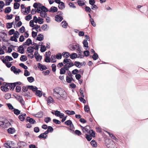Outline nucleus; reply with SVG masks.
Instances as JSON below:
<instances>
[{
  "instance_id": "1",
  "label": "nucleus",
  "mask_w": 148,
  "mask_h": 148,
  "mask_svg": "<svg viewBox=\"0 0 148 148\" xmlns=\"http://www.w3.org/2000/svg\"><path fill=\"white\" fill-rule=\"evenodd\" d=\"M61 88L59 87H56L53 90V97L57 99H58L60 96L59 95Z\"/></svg>"
},
{
  "instance_id": "2",
  "label": "nucleus",
  "mask_w": 148,
  "mask_h": 148,
  "mask_svg": "<svg viewBox=\"0 0 148 148\" xmlns=\"http://www.w3.org/2000/svg\"><path fill=\"white\" fill-rule=\"evenodd\" d=\"M64 124L67 125H69V127H66L69 130L71 131L73 130V132H74V130H73V129L74 128V127L71 120H68L64 122Z\"/></svg>"
},
{
  "instance_id": "3",
  "label": "nucleus",
  "mask_w": 148,
  "mask_h": 148,
  "mask_svg": "<svg viewBox=\"0 0 148 148\" xmlns=\"http://www.w3.org/2000/svg\"><path fill=\"white\" fill-rule=\"evenodd\" d=\"M69 47L71 50L73 51L76 49L77 51L78 52L81 53L82 51L79 47V45H70Z\"/></svg>"
},
{
  "instance_id": "4",
  "label": "nucleus",
  "mask_w": 148,
  "mask_h": 148,
  "mask_svg": "<svg viewBox=\"0 0 148 148\" xmlns=\"http://www.w3.org/2000/svg\"><path fill=\"white\" fill-rule=\"evenodd\" d=\"M59 95V96H60L62 97L64 99H66L67 97L66 92L62 88L60 90Z\"/></svg>"
},
{
  "instance_id": "5",
  "label": "nucleus",
  "mask_w": 148,
  "mask_h": 148,
  "mask_svg": "<svg viewBox=\"0 0 148 148\" xmlns=\"http://www.w3.org/2000/svg\"><path fill=\"white\" fill-rule=\"evenodd\" d=\"M16 99L21 104L22 106L24 105L25 103L22 97L17 95L15 97Z\"/></svg>"
},
{
  "instance_id": "6",
  "label": "nucleus",
  "mask_w": 148,
  "mask_h": 148,
  "mask_svg": "<svg viewBox=\"0 0 148 148\" xmlns=\"http://www.w3.org/2000/svg\"><path fill=\"white\" fill-rule=\"evenodd\" d=\"M80 127L83 131L84 132V131L89 133V131H90V127L89 125H87L84 127H83L81 125Z\"/></svg>"
},
{
  "instance_id": "7",
  "label": "nucleus",
  "mask_w": 148,
  "mask_h": 148,
  "mask_svg": "<svg viewBox=\"0 0 148 148\" xmlns=\"http://www.w3.org/2000/svg\"><path fill=\"white\" fill-rule=\"evenodd\" d=\"M37 12L38 13H39L40 11H42L44 10H46V11H48V9L44 6H42L41 7H39L37 8Z\"/></svg>"
},
{
  "instance_id": "8",
  "label": "nucleus",
  "mask_w": 148,
  "mask_h": 148,
  "mask_svg": "<svg viewBox=\"0 0 148 148\" xmlns=\"http://www.w3.org/2000/svg\"><path fill=\"white\" fill-rule=\"evenodd\" d=\"M26 121L32 124H34L36 123V121L33 118H30L29 117H27L26 119Z\"/></svg>"
},
{
  "instance_id": "9",
  "label": "nucleus",
  "mask_w": 148,
  "mask_h": 148,
  "mask_svg": "<svg viewBox=\"0 0 148 148\" xmlns=\"http://www.w3.org/2000/svg\"><path fill=\"white\" fill-rule=\"evenodd\" d=\"M38 68L40 69L41 71H42L47 69V67L43 65L40 63L38 64Z\"/></svg>"
},
{
  "instance_id": "10",
  "label": "nucleus",
  "mask_w": 148,
  "mask_h": 148,
  "mask_svg": "<svg viewBox=\"0 0 148 148\" xmlns=\"http://www.w3.org/2000/svg\"><path fill=\"white\" fill-rule=\"evenodd\" d=\"M32 43V40L30 38H28L26 42L23 44V45L24 47L26 45L29 46Z\"/></svg>"
},
{
  "instance_id": "11",
  "label": "nucleus",
  "mask_w": 148,
  "mask_h": 148,
  "mask_svg": "<svg viewBox=\"0 0 148 148\" xmlns=\"http://www.w3.org/2000/svg\"><path fill=\"white\" fill-rule=\"evenodd\" d=\"M48 11H46V10H43L40 11L39 13H40V16L43 18H45L47 16V14L46 13Z\"/></svg>"
},
{
  "instance_id": "12",
  "label": "nucleus",
  "mask_w": 148,
  "mask_h": 148,
  "mask_svg": "<svg viewBox=\"0 0 148 148\" xmlns=\"http://www.w3.org/2000/svg\"><path fill=\"white\" fill-rule=\"evenodd\" d=\"M55 20L58 22H60L63 19L62 16L59 15H56L55 16Z\"/></svg>"
},
{
  "instance_id": "13",
  "label": "nucleus",
  "mask_w": 148,
  "mask_h": 148,
  "mask_svg": "<svg viewBox=\"0 0 148 148\" xmlns=\"http://www.w3.org/2000/svg\"><path fill=\"white\" fill-rule=\"evenodd\" d=\"M54 103V100L51 96H49L48 97V100L47 101V104L49 105L50 103Z\"/></svg>"
},
{
  "instance_id": "14",
  "label": "nucleus",
  "mask_w": 148,
  "mask_h": 148,
  "mask_svg": "<svg viewBox=\"0 0 148 148\" xmlns=\"http://www.w3.org/2000/svg\"><path fill=\"white\" fill-rule=\"evenodd\" d=\"M3 62L5 64L6 66L8 68H10L12 65V64L10 62H6V60H3Z\"/></svg>"
},
{
  "instance_id": "15",
  "label": "nucleus",
  "mask_w": 148,
  "mask_h": 148,
  "mask_svg": "<svg viewBox=\"0 0 148 148\" xmlns=\"http://www.w3.org/2000/svg\"><path fill=\"white\" fill-rule=\"evenodd\" d=\"M43 39L44 38L43 35H42L41 34H40L38 35L36 40L40 41H41L43 40Z\"/></svg>"
},
{
  "instance_id": "16",
  "label": "nucleus",
  "mask_w": 148,
  "mask_h": 148,
  "mask_svg": "<svg viewBox=\"0 0 148 148\" xmlns=\"http://www.w3.org/2000/svg\"><path fill=\"white\" fill-rule=\"evenodd\" d=\"M9 86L10 87V90H13L16 86L15 83H9Z\"/></svg>"
},
{
  "instance_id": "17",
  "label": "nucleus",
  "mask_w": 148,
  "mask_h": 148,
  "mask_svg": "<svg viewBox=\"0 0 148 148\" xmlns=\"http://www.w3.org/2000/svg\"><path fill=\"white\" fill-rule=\"evenodd\" d=\"M71 62V60L70 59H67L66 58H65L64 59L63 61V63L64 64H68V63H70Z\"/></svg>"
},
{
  "instance_id": "18",
  "label": "nucleus",
  "mask_w": 148,
  "mask_h": 148,
  "mask_svg": "<svg viewBox=\"0 0 148 148\" xmlns=\"http://www.w3.org/2000/svg\"><path fill=\"white\" fill-rule=\"evenodd\" d=\"M26 116V114H23L20 115L18 116V118L21 121H23L25 120V116Z\"/></svg>"
},
{
  "instance_id": "19",
  "label": "nucleus",
  "mask_w": 148,
  "mask_h": 148,
  "mask_svg": "<svg viewBox=\"0 0 148 148\" xmlns=\"http://www.w3.org/2000/svg\"><path fill=\"white\" fill-rule=\"evenodd\" d=\"M107 132L108 133V134L110 136L112 139L114 140H115L116 141L118 140V139L112 134L110 133V132Z\"/></svg>"
},
{
  "instance_id": "20",
  "label": "nucleus",
  "mask_w": 148,
  "mask_h": 148,
  "mask_svg": "<svg viewBox=\"0 0 148 148\" xmlns=\"http://www.w3.org/2000/svg\"><path fill=\"white\" fill-rule=\"evenodd\" d=\"M8 86H1V90L3 91L6 92L8 91L9 90V88Z\"/></svg>"
},
{
  "instance_id": "21",
  "label": "nucleus",
  "mask_w": 148,
  "mask_h": 148,
  "mask_svg": "<svg viewBox=\"0 0 148 148\" xmlns=\"http://www.w3.org/2000/svg\"><path fill=\"white\" fill-rule=\"evenodd\" d=\"M42 6V4L39 3H34L33 5V7L35 8H37L39 6L41 7Z\"/></svg>"
},
{
  "instance_id": "22",
  "label": "nucleus",
  "mask_w": 148,
  "mask_h": 148,
  "mask_svg": "<svg viewBox=\"0 0 148 148\" xmlns=\"http://www.w3.org/2000/svg\"><path fill=\"white\" fill-rule=\"evenodd\" d=\"M27 51L28 53H31L34 51V47H29L27 48Z\"/></svg>"
},
{
  "instance_id": "23",
  "label": "nucleus",
  "mask_w": 148,
  "mask_h": 148,
  "mask_svg": "<svg viewBox=\"0 0 148 148\" xmlns=\"http://www.w3.org/2000/svg\"><path fill=\"white\" fill-rule=\"evenodd\" d=\"M11 10L10 7H8L5 9L4 12L5 14L9 13Z\"/></svg>"
},
{
  "instance_id": "24",
  "label": "nucleus",
  "mask_w": 148,
  "mask_h": 148,
  "mask_svg": "<svg viewBox=\"0 0 148 148\" xmlns=\"http://www.w3.org/2000/svg\"><path fill=\"white\" fill-rule=\"evenodd\" d=\"M65 112L69 115H73L75 114L74 111H71L69 110H66Z\"/></svg>"
},
{
  "instance_id": "25",
  "label": "nucleus",
  "mask_w": 148,
  "mask_h": 148,
  "mask_svg": "<svg viewBox=\"0 0 148 148\" xmlns=\"http://www.w3.org/2000/svg\"><path fill=\"white\" fill-rule=\"evenodd\" d=\"M23 45H21L19 47V52L21 54H23L24 53V49L23 48Z\"/></svg>"
},
{
  "instance_id": "26",
  "label": "nucleus",
  "mask_w": 148,
  "mask_h": 148,
  "mask_svg": "<svg viewBox=\"0 0 148 148\" xmlns=\"http://www.w3.org/2000/svg\"><path fill=\"white\" fill-rule=\"evenodd\" d=\"M62 56L64 58L66 57V58L69 57L70 56V53L67 52H64L62 53Z\"/></svg>"
},
{
  "instance_id": "27",
  "label": "nucleus",
  "mask_w": 148,
  "mask_h": 148,
  "mask_svg": "<svg viewBox=\"0 0 148 148\" xmlns=\"http://www.w3.org/2000/svg\"><path fill=\"white\" fill-rule=\"evenodd\" d=\"M88 133L92 137H95V132L92 130H91L90 131H89Z\"/></svg>"
},
{
  "instance_id": "28",
  "label": "nucleus",
  "mask_w": 148,
  "mask_h": 148,
  "mask_svg": "<svg viewBox=\"0 0 148 148\" xmlns=\"http://www.w3.org/2000/svg\"><path fill=\"white\" fill-rule=\"evenodd\" d=\"M84 9L85 10V11L87 12L90 13L91 12L92 10L88 6H86L85 7Z\"/></svg>"
},
{
  "instance_id": "29",
  "label": "nucleus",
  "mask_w": 148,
  "mask_h": 148,
  "mask_svg": "<svg viewBox=\"0 0 148 148\" xmlns=\"http://www.w3.org/2000/svg\"><path fill=\"white\" fill-rule=\"evenodd\" d=\"M20 6L19 3H15L14 4V8L15 9H18Z\"/></svg>"
},
{
  "instance_id": "30",
  "label": "nucleus",
  "mask_w": 148,
  "mask_h": 148,
  "mask_svg": "<svg viewBox=\"0 0 148 148\" xmlns=\"http://www.w3.org/2000/svg\"><path fill=\"white\" fill-rule=\"evenodd\" d=\"M50 12H56L58 10V8L57 7L52 6L50 8Z\"/></svg>"
},
{
  "instance_id": "31",
  "label": "nucleus",
  "mask_w": 148,
  "mask_h": 148,
  "mask_svg": "<svg viewBox=\"0 0 148 148\" xmlns=\"http://www.w3.org/2000/svg\"><path fill=\"white\" fill-rule=\"evenodd\" d=\"M27 59L26 56L24 55H22L20 58V60L22 61H26Z\"/></svg>"
},
{
  "instance_id": "32",
  "label": "nucleus",
  "mask_w": 148,
  "mask_h": 148,
  "mask_svg": "<svg viewBox=\"0 0 148 148\" xmlns=\"http://www.w3.org/2000/svg\"><path fill=\"white\" fill-rule=\"evenodd\" d=\"M8 131L9 133L12 134L14 132L15 130L14 128H10L8 129Z\"/></svg>"
},
{
  "instance_id": "33",
  "label": "nucleus",
  "mask_w": 148,
  "mask_h": 148,
  "mask_svg": "<svg viewBox=\"0 0 148 148\" xmlns=\"http://www.w3.org/2000/svg\"><path fill=\"white\" fill-rule=\"evenodd\" d=\"M77 54L76 53H73L70 55L69 56H70L71 59H73L77 57Z\"/></svg>"
},
{
  "instance_id": "34",
  "label": "nucleus",
  "mask_w": 148,
  "mask_h": 148,
  "mask_svg": "<svg viewBox=\"0 0 148 148\" xmlns=\"http://www.w3.org/2000/svg\"><path fill=\"white\" fill-rule=\"evenodd\" d=\"M90 143L93 147H96L97 146V143L95 140H92L90 142Z\"/></svg>"
},
{
  "instance_id": "35",
  "label": "nucleus",
  "mask_w": 148,
  "mask_h": 148,
  "mask_svg": "<svg viewBox=\"0 0 148 148\" xmlns=\"http://www.w3.org/2000/svg\"><path fill=\"white\" fill-rule=\"evenodd\" d=\"M62 27L64 28H66L68 26L67 23L65 21H63L61 23Z\"/></svg>"
},
{
  "instance_id": "36",
  "label": "nucleus",
  "mask_w": 148,
  "mask_h": 148,
  "mask_svg": "<svg viewBox=\"0 0 148 148\" xmlns=\"http://www.w3.org/2000/svg\"><path fill=\"white\" fill-rule=\"evenodd\" d=\"M36 94L39 97H41L42 95L41 92L39 90H38L36 91Z\"/></svg>"
},
{
  "instance_id": "37",
  "label": "nucleus",
  "mask_w": 148,
  "mask_h": 148,
  "mask_svg": "<svg viewBox=\"0 0 148 148\" xmlns=\"http://www.w3.org/2000/svg\"><path fill=\"white\" fill-rule=\"evenodd\" d=\"M60 4L58 5V8H59L62 10L63 8H65V6L64 3L62 2L60 3Z\"/></svg>"
},
{
  "instance_id": "38",
  "label": "nucleus",
  "mask_w": 148,
  "mask_h": 148,
  "mask_svg": "<svg viewBox=\"0 0 148 148\" xmlns=\"http://www.w3.org/2000/svg\"><path fill=\"white\" fill-rule=\"evenodd\" d=\"M98 54L96 53L95 52L92 56V58L94 60H96L98 59Z\"/></svg>"
},
{
  "instance_id": "39",
  "label": "nucleus",
  "mask_w": 148,
  "mask_h": 148,
  "mask_svg": "<svg viewBox=\"0 0 148 148\" xmlns=\"http://www.w3.org/2000/svg\"><path fill=\"white\" fill-rule=\"evenodd\" d=\"M75 65L78 68H80L82 66L81 63L79 62L75 61L74 62Z\"/></svg>"
},
{
  "instance_id": "40",
  "label": "nucleus",
  "mask_w": 148,
  "mask_h": 148,
  "mask_svg": "<svg viewBox=\"0 0 148 148\" xmlns=\"http://www.w3.org/2000/svg\"><path fill=\"white\" fill-rule=\"evenodd\" d=\"M83 43L84 45V47H88V43L87 42V41L86 40H84L83 41Z\"/></svg>"
},
{
  "instance_id": "41",
  "label": "nucleus",
  "mask_w": 148,
  "mask_h": 148,
  "mask_svg": "<svg viewBox=\"0 0 148 148\" xmlns=\"http://www.w3.org/2000/svg\"><path fill=\"white\" fill-rule=\"evenodd\" d=\"M51 62H52L53 63L56 62V60H55L56 59V57H55V55H52L51 56Z\"/></svg>"
},
{
  "instance_id": "42",
  "label": "nucleus",
  "mask_w": 148,
  "mask_h": 148,
  "mask_svg": "<svg viewBox=\"0 0 148 148\" xmlns=\"http://www.w3.org/2000/svg\"><path fill=\"white\" fill-rule=\"evenodd\" d=\"M13 111L14 112V113L16 115H18L20 113V111L16 109H14Z\"/></svg>"
},
{
  "instance_id": "43",
  "label": "nucleus",
  "mask_w": 148,
  "mask_h": 148,
  "mask_svg": "<svg viewBox=\"0 0 148 148\" xmlns=\"http://www.w3.org/2000/svg\"><path fill=\"white\" fill-rule=\"evenodd\" d=\"M92 136L90 135L86 134V138L88 141H90L92 139Z\"/></svg>"
},
{
  "instance_id": "44",
  "label": "nucleus",
  "mask_w": 148,
  "mask_h": 148,
  "mask_svg": "<svg viewBox=\"0 0 148 148\" xmlns=\"http://www.w3.org/2000/svg\"><path fill=\"white\" fill-rule=\"evenodd\" d=\"M62 55L61 53H58L56 56V58L58 60L62 58Z\"/></svg>"
},
{
  "instance_id": "45",
  "label": "nucleus",
  "mask_w": 148,
  "mask_h": 148,
  "mask_svg": "<svg viewBox=\"0 0 148 148\" xmlns=\"http://www.w3.org/2000/svg\"><path fill=\"white\" fill-rule=\"evenodd\" d=\"M5 59H6V61H12L13 60L12 57L8 56L5 57Z\"/></svg>"
},
{
  "instance_id": "46",
  "label": "nucleus",
  "mask_w": 148,
  "mask_h": 148,
  "mask_svg": "<svg viewBox=\"0 0 148 148\" xmlns=\"http://www.w3.org/2000/svg\"><path fill=\"white\" fill-rule=\"evenodd\" d=\"M27 79L28 81L31 83L33 82L34 80V78L32 76L28 77Z\"/></svg>"
},
{
  "instance_id": "47",
  "label": "nucleus",
  "mask_w": 148,
  "mask_h": 148,
  "mask_svg": "<svg viewBox=\"0 0 148 148\" xmlns=\"http://www.w3.org/2000/svg\"><path fill=\"white\" fill-rule=\"evenodd\" d=\"M5 36H7V34L4 32H0V37L3 38Z\"/></svg>"
},
{
  "instance_id": "48",
  "label": "nucleus",
  "mask_w": 148,
  "mask_h": 148,
  "mask_svg": "<svg viewBox=\"0 0 148 148\" xmlns=\"http://www.w3.org/2000/svg\"><path fill=\"white\" fill-rule=\"evenodd\" d=\"M45 61L47 62H49L50 61V59L49 56H48L47 55H46Z\"/></svg>"
},
{
  "instance_id": "49",
  "label": "nucleus",
  "mask_w": 148,
  "mask_h": 148,
  "mask_svg": "<svg viewBox=\"0 0 148 148\" xmlns=\"http://www.w3.org/2000/svg\"><path fill=\"white\" fill-rule=\"evenodd\" d=\"M73 79L71 77H69V76L66 77V81L67 82L69 83H70L72 81Z\"/></svg>"
},
{
  "instance_id": "50",
  "label": "nucleus",
  "mask_w": 148,
  "mask_h": 148,
  "mask_svg": "<svg viewBox=\"0 0 148 148\" xmlns=\"http://www.w3.org/2000/svg\"><path fill=\"white\" fill-rule=\"evenodd\" d=\"M12 55L14 58H16L18 57V54L17 53L14 52L12 53Z\"/></svg>"
},
{
  "instance_id": "51",
  "label": "nucleus",
  "mask_w": 148,
  "mask_h": 148,
  "mask_svg": "<svg viewBox=\"0 0 148 148\" xmlns=\"http://www.w3.org/2000/svg\"><path fill=\"white\" fill-rule=\"evenodd\" d=\"M47 130H48V132H52L53 130V129L52 127L51 126H49L47 128Z\"/></svg>"
},
{
  "instance_id": "52",
  "label": "nucleus",
  "mask_w": 148,
  "mask_h": 148,
  "mask_svg": "<svg viewBox=\"0 0 148 148\" xmlns=\"http://www.w3.org/2000/svg\"><path fill=\"white\" fill-rule=\"evenodd\" d=\"M66 72V71L62 67L60 69V74L61 75L64 74Z\"/></svg>"
},
{
  "instance_id": "53",
  "label": "nucleus",
  "mask_w": 148,
  "mask_h": 148,
  "mask_svg": "<svg viewBox=\"0 0 148 148\" xmlns=\"http://www.w3.org/2000/svg\"><path fill=\"white\" fill-rule=\"evenodd\" d=\"M75 133L78 136H79L82 134L81 132L78 130H76L75 131Z\"/></svg>"
},
{
  "instance_id": "54",
  "label": "nucleus",
  "mask_w": 148,
  "mask_h": 148,
  "mask_svg": "<svg viewBox=\"0 0 148 148\" xmlns=\"http://www.w3.org/2000/svg\"><path fill=\"white\" fill-rule=\"evenodd\" d=\"M13 0H5L6 1L5 5H9L10 4V3Z\"/></svg>"
},
{
  "instance_id": "55",
  "label": "nucleus",
  "mask_w": 148,
  "mask_h": 148,
  "mask_svg": "<svg viewBox=\"0 0 148 148\" xmlns=\"http://www.w3.org/2000/svg\"><path fill=\"white\" fill-rule=\"evenodd\" d=\"M32 15L30 14H29L26 16L25 17V19L26 20L29 21L32 19Z\"/></svg>"
},
{
  "instance_id": "56",
  "label": "nucleus",
  "mask_w": 148,
  "mask_h": 148,
  "mask_svg": "<svg viewBox=\"0 0 148 148\" xmlns=\"http://www.w3.org/2000/svg\"><path fill=\"white\" fill-rule=\"evenodd\" d=\"M30 74V73L27 70H25L24 71V75L25 76H29Z\"/></svg>"
},
{
  "instance_id": "57",
  "label": "nucleus",
  "mask_w": 148,
  "mask_h": 148,
  "mask_svg": "<svg viewBox=\"0 0 148 148\" xmlns=\"http://www.w3.org/2000/svg\"><path fill=\"white\" fill-rule=\"evenodd\" d=\"M38 23L39 24H42V23H43V19L42 18H41L40 17H39L38 18Z\"/></svg>"
},
{
  "instance_id": "58",
  "label": "nucleus",
  "mask_w": 148,
  "mask_h": 148,
  "mask_svg": "<svg viewBox=\"0 0 148 148\" xmlns=\"http://www.w3.org/2000/svg\"><path fill=\"white\" fill-rule=\"evenodd\" d=\"M19 65L21 67L24 69H26L28 68L27 66L25 65L23 63H20L19 64Z\"/></svg>"
},
{
  "instance_id": "59",
  "label": "nucleus",
  "mask_w": 148,
  "mask_h": 148,
  "mask_svg": "<svg viewBox=\"0 0 148 148\" xmlns=\"http://www.w3.org/2000/svg\"><path fill=\"white\" fill-rule=\"evenodd\" d=\"M25 31V28L24 27L22 26L19 29L20 32L21 33H23Z\"/></svg>"
},
{
  "instance_id": "60",
  "label": "nucleus",
  "mask_w": 148,
  "mask_h": 148,
  "mask_svg": "<svg viewBox=\"0 0 148 148\" xmlns=\"http://www.w3.org/2000/svg\"><path fill=\"white\" fill-rule=\"evenodd\" d=\"M46 50V48L45 45L42 46L40 49V51L42 52H45Z\"/></svg>"
},
{
  "instance_id": "61",
  "label": "nucleus",
  "mask_w": 148,
  "mask_h": 148,
  "mask_svg": "<svg viewBox=\"0 0 148 148\" xmlns=\"http://www.w3.org/2000/svg\"><path fill=\"white\" fill-rule=\"evenodd\" d=\"M51 67L52 68V70L53 72H55L56 70V66L54 64H53L51 65Z\"/></svg>"
},
{
  "instance_id": "62",
  "label": "nucleus",
  "mask_w": 148,
  "mask_h": 148,
  "mask_svg": "<svg viewBox=\"0 0 148 148\" xmlns=\"http://www.w3.org/2000/svg\"><path fill=\"white\" fill-rule=\"evenodd\" d=\"M78 5L80 6H82L85 5V3L81 1H77Z\"/></svg>"
},
{
  "instance_id": "63",
  "label": "nucleus",
  "mask_w": 148,
  "mask_h": 148,
  "mask_svg": "<svg viewBox=\"0 0 148 148\" xmlns=\"http://www.w3.org/2000/svg\"><path fill=\"white\" fill-rule=\"evenodd\" d=\"M19 34H20L18 32L16 31L14 34V36L15 37L18 38Z\"/></svg>"
},
{
  "instance_id": "64",
  "label": "nucleus",
  "mask_w": 148,
  "mask_h": 148,
  "mask_svg": "<svg viewBox=\"0 0 148 148\" xmlns=\"http://www.w3.org/2000/svg\"><path fill=\"white\" fill-rule=\"evenodd\" d=\"M6 27L7 28L9 29L12 27V23H7Z\"/></svg>"
}]
</instances>
